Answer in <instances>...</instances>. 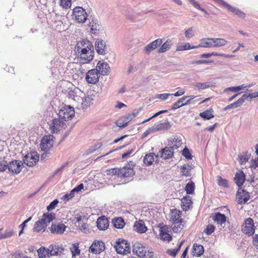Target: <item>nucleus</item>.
Segmentation results:
<instances>
[{"mask_svg":"<svg viewBox=\"0 0 258 258\" xmlns=\"http://www.w3.org/2000/svg\"><path fill=\"white\" fill-rule=\"evenodd\" d=\"M75 49L82 63H89L93 59L94 46L89 40L83 39L78 41Z\"/></svg>","mask_w":258,"mask_h":258,"instance_id":"1","label":"nucleus"},{"mask_svg":"<svg viewBox=\"0 0 258 258\" xmlns=\"http://www.w3.org/2000/svg\"><path fill=\"white\" fill-rule=\"evenodd\" d=\"M97 92L94 90L88 91L86 95L80 90L73 91L70 93V97L78 103L77 107L83 109L93 104Z\"/></svg>","mask_w":258,"mask_h":258,"instance_id":"2","label":"nucleus"},{"mask_svg":"<svg viewBox=\"0 0 258 258\" xmlns=\"http://www.w3.org/2000/svg\"><path fill=\"white\" fill-rule=\"evenodd\" d=\"M55 218V216L54 213H44L42 216V218L35 223L33 228L34 231H44L47 224L51 222Z\"/></svg>","mask_w":258,"mask_h":258,"instance_id":"3","label":"nucleus"},{"mask_svg":"<svg viewBox=\"0 0 258 258\" xmlns=\"http://www.w3.org/2000/svg\"><path fill=\"white\" fill-rule=\"evenodd\" d=\"M58 116L66 121L71 119L75 115L74 108L70 105H66L59 109Z\"/></svg>","mask_w":258,"mask_h":258,"instance_id":"4","label":"nucleus"},{"mask_svg":"<svg viewBox=\"0 0 258 258\" xmlns=\"http://www.w3.org/2000/svg\"><path fill=\"white\" fill-rule=\"evenodd\" d=\"M133 251L136 254L143 258H151L153 256V252H146L145 247L143 245L139 242H136L133 246Z\"/></svg>","mask_w":258,"mask_h":258,"instance_id":"5","label":"nucleus"},{"mask_svg":"<svg viewBox=\"0 0 258 258\" xmlns=\"http://www.w3.org/2000/svg\"><path fill=\"white\" fill-rule=\"evenodd\" d=\"M66 121L58 116L52 120L49 129L53 134L57 133L66 126Z\"/></svg>","mask_w":258,"mask_h":258,"instance_id":"6","label":"nucleus"},{"mask_svg":"<svg viewBox=\"0 0 258 258\" xmlns=\"http://www.w3.org/2000/svg\"><path fill=\"white\" fill-rule=\"evenodd\" d=\"M73 15L78 23H84L87 18V14L82 7H77L73 9Z\"/></svg>","mask_w":258,"mask_h":258,"instance_id":"7","label":"nucleus"},{"mask_svg":"<svg viewBox=\"0 0 258 258\" xmlns=\"http://www.w3.org/2000/svg\"><path fill=\"white\" fill-rule=\"evenodd\" d=\"M114 247L116 252L119 254H127L130 252V244L126 240L123 239H119L116 241Z\"/></svg>","mask_w":258,"mask_h":258,"instance_id":"8","label":"nucleus"},{"mask_svg":"<svg viewBox=\"0 0 258 258\" xmlns=\"http://www.w3.org/2000/svg\"><path fill=\"white\" fill-rule=\"evenodd\" d=\"M23 163L18 160H13L9 163L7 162V170L8 172L14 174H18L22 169Z\"/></svg>","mask_w":258,"mask_h":258,"instance_id":"9","label":"nucleus"},{"mask_svg":"<svg viewBox=\"0 0 258 258\" xmlns=\"http://www.w3.org/2000/svg\"><path fill=\"white\" fill-rule=\"evenodd\" d=\"M54 137L52 135L45 136L41 140L40 147L42 150L47 151L52 148L54 145Z\"/></svg>","mask_w":258,"mask_h":258,"instance_id":"10","label":"nucleus"},{"mask_svg":"<svg viewBox=\"0 0 258 258\" xmlns=\"http://www.w3.org/2000/svg\"><path fill=\"white\" fill-rule=\"evenodd\" d=\"M135 175L133 164H127L121 168H119V177L126 178Z\"/></svg>","mask_w":258,"mask_h":258,"instance_id":"11","label":"nucleus"},{"mask_svg":"<svg viewBox=\"0 0 258 258\" xmlns=\"http://www.w3.org/2000/svg\"><path fill=\"white\" fill-rule=\"evenodd\" d=\"M196 98L194 95L185 96L180 98L177 102L173 103L171 107V110H175L187 104L190 103V101Z\"/></svg>","mask_w":258,"mask_h":258,"instance_id":"12","label":"nucleus"},{"mask_svg":"<svg viewBox=\"0 0 258 258\" xmlns=\"http://www.w3.org/2000/svg\"><path fill=\"white\" fill-rule=\"evenodd\" d=\"M39 158L37 153L33 152L26 155L23 158V161L28 166H33L38 161Z\"/></svg>","mask_w":258,"mask_h":258,"instance_id":"13","label":"nucleus"},{"mask_svg":"<svg viewBox=\"0 0 258 258\" xmlns=\"http://www.w3.org/2000/svg\"><path fill=\"white\" fill-rule=\"evenodd\" d=\"M242 230L244 233L248 235H251L254 234V223L251 218H248L245 221V223L242 226Z\"/></svg>","mask_w":258,"mask_h":258,"instance_id":"14","label":"nucleus"},{"mask_svg":"<svg viewBox=\"0 0 258 258\" xmlns=\"http://www.w3.org/2000/svg\"><path fill=\"white\" fill-rule=\"evenodd\" d=\"M99 73L96 69H92L88 72L86 76V79L88 83L95 84L99 80Z\"/></svg>","mask_w":258,"mask_h":258,"instance_id":"15","label":"nucleus"},{"mask_svg":"<svg viewBox=\"0 0 258 258\" xmlns=\"http://www.w3.org/2000/svg\"><path fill=\"white\" fill-rule=\"evenodd\" d=\"M162 43V39L158 38L148 44L144 49V51L147 54H149L152 51L159 46Z\"/></svg>","mask_w":258,"mask_h":258,"instance_id":"16","label":"nucleus"},{"mask_svg":"<svg viewBox=\"0 0 258 258\" xmlns=\"http://www.w3.org/2000/svg\"><path fill=\"white\" fill-rule=\"evenodd\" d=\"M220 2L222 4V6L226 8L229 11L237 15L238 17L240 18H244L245 17V14L238 8L232 7L223 1H220Z\"/></svg>","mask_w":258,"mask_h":258,"instance_id":"17","label":"nucleus"},{"mask_svg":"<svg viewBox=\"0 0 258 258\" xmlns=\"http://www.w3.org/2000/svg\"><path fill=\"white\" fill-rule=\"evenodd\" d=\"M96 69L99 74L103 76L108 75L110 71V67L108 64L101 61L98 62Z\"/></svg>","mask_w":258,"mask_h":258,"instance_id":"18","label":"nucleus"},{"mask_svg":"<svg viewBox=\"0 0 258 258\" xmlns=\"http://www.w3.org/2000/svg\"><path fill=\"white\" fill-rule=\"evenodd\" d=\"M249 193L244 190H238L236 194L237 202L240 204H245L249 199Z\"/></svg>","mask_w":258,"mask_h":258,"instance_id":"19","label":"nucleus"},{"mask_svg":"<svg viewBox=\"0 0 258 258\" xmlns=\"http://www.w3.org/2000/svg\"><path fill=\"white\" fill-rule=\"evenodd\" d=\"M95 49L99 54L105 55L107 53L105 42L101 39L96 40L95 44Z\"/></svg>","mask_w":258,"mask_h":258,"instance_id":"20","label":"nucleus"},{"mask_svg":"<svg viewBox=\"0 0 258 258\" xmlns=\"http://www.w3.org/2000/svg\"><path fill=\"white\" fill-rule=\"evenodd\" d=\"M104 249V244L101 241L94 242L90 247V251L95 254L100 253Z\"/></svg>","mask_w":258,"mask_h":258,"instance_id":"21","label":"nucleus"},{"mask_svg":"<svg viewBox=\"0 0 258 258\" xmlns=\"http://www.w3.org/2000/svg\"><path fill=\"white\" fill-rule=\"evenodd\" d=\"M67 226L62 223L52 224L50 228L51 233L61 234L64 233Z\"/></svg>","mask_w":258,"mask_h":258,"instance_id":"22","label":"nucleus"},{"mask_svg":"<svg viewBox=\"0 0 258 258\" xmlns=\"http://www.w3.org/2000/svg\"><path fill=\"white\" fill-rule=\"evenodd\" d=\"M174 149H175L172 148V146L166 147L161 151L160 153L158 155V156H160L164 159L170 158L173 155Z\"/></svg>","mask_w":258,"mask_h":258,"instance_id":"23","label":"nucleus"},{"mask_svg":"<svg viewBox=\"0 0 258 258\" xmlns=\"http://www.w3.org/2000/svg\"><path fill=\"white\" fill-rule=\"evenodd\" d=\"M96 223L98 228L101 230H106L109 226L108 220L105 216L99 217Z\"/></svg>","mask_w":258,"mask_h":258,"instance_id":"24","label":"nucleus"},{"mask_svg":"<svg viewBox=\"0 0 258 258\" xmlns=\"http://www.w3.org/2000/svg\"><path fill=\"white\" fill-rule=\"evenodd\" d=\"M152 127L154 132H156L160 131L168 130L170 128L171 125L168 121L163 123L159 122L155 123Z\"/></svg>","mask_w":258,"mask_h":258,"instance_id":"25","label":"nucleus"},{"mask_svg":"<svg viewBox=\"0 0 258 258\" xmlns=\"http://www.w3.org/2000/svg\"><path fill=\"white\" fill-rule=\"evenodd\" d=\"M234 180L238 186H241L244 181L246 180L245 175L243 172L241 170L238 171V172L236 173Z\"/></svg>","mask_w":258,"mask_h":258,"instance_id":"26","label":"nucleus"},{"mask_svg":"<svg viewBox=\"0 0 258 258\" xmlns=\"http://www.w3.org/2000/svg\"><path fill=\"white\" fill-rule=\"evenodd\" d=\"M204 252V249L203 245L198 243H195L193 245L192 253L194 256L200 257L203 254Z\"/></svg>","mask_w":258,"mask_h":258,"instance_id":"27","label":"nucleus"},{"mask_svg":"<svg viewBox=\"0 0 258 258\" xmlns=\"http://www.w3.org/2000/svg\"><path fill=\"white\" fill-rule=\"evenodd\" d=\"M169 143H170V145L174 149L178 148L182 144L181 137L177 136L171 137Z\"/></svg>","mask_w":258,"mask_h":258,"instance_id":"28","label":"nucleus"},{"mask_svg":"<svg viewBox=\"0 0 258 258\" xmlns=\"http://www.w3.org/2000/svg\"><path fill=\"white\" fill-rule=\"evenodd\" d=\"M213 220L218 224L222 225L225 223L226 221V217L224 214H221V213H215L213 216Z\"/></svg>","mask_w":258,"mask_h":258,"instance_id":"29","label":"nucleus"},{"mask_svg":"<svg viewBox=\"0 0 258 258\" xmlns=\"http://www.w3.org/2000/svg\"><path fill=\"white\" fill-rule=\"evenodd\" d=\"M134 228L138 232L140 233H144L147 231V228L143 221L139 220L136 222L134 224Z\"/></svg>","mask_w":258,"mask_h":258,"instance_id":"30","label":"nucleus"},{"mask_svg":"<svg viewBox=\"0 0 258 258\" xmlns=\"http://www.w3.org/2000/svg\"><path fill=\"white\" fill-rule=\"evenodd\" d=\"M181 202L182 209L187 211L192 204L191 198L189 196H186L181 199Z\"/></svg>","mask_w":258,"mask_h":258,"instance_id":"31","label":"nucleus"},{"mask_svg":"<svg viewBox=\"0 0 258 258\" xmlns=\"http://www.w3.org/2000/svg\"><path fill=\"white\" fill-rule=\"evenodd\" d=\"M49 254L50 256L59 255L63 250V248L58 245H50L49 246Z\"/></svg>","mask_w":258,"mask_h":258,"instance_id":"32","label":"nucleus"},{"mask_svg":"<svg viewBox=\"0 0 258 258\" xmlns=\"http://www.w3.org/2000/svg\"><path fill=\"white\" fill-rule=\"evenodd\" d=\"M160 235L163 241L169 242L172 239V236L167 232L165 227H162L160 229Z\"/></svg>","mask_w":258,"mask_h":258,"instance_id":"33","label":"nucleus"},{"mask_svg":"<svg viewBox=\"0 0 258 258\" xmlns=\"http://www.w3.org/2000/svg\"><path fill=\"white\" fill-rule=\"evenodd\" d=\"M112 223L113 226L117 229H122L125 225V222L121 217L113 219Z\"/></svg>","mask_w":258,"mask_h":258,"instance_id":"34","label":"nucleus"},{"mask_svg":"<svg viewBox=\"0 0 258 258\" xmlns=\"http://www.w3.org/2000/svg\"><path fill=\"white\" fill-rule=\"evenodd\" d=\"M154 157L156 158H157L158 156H155V154L154 153H150L148 154H146L144 158V163L147 165H150L152 164L153 162L154 161Z\"/></svg>","mask_w":258,"mask_h":258,"instance_id":"35","label":"nucleus"},{"mask_svg":"<svg viewBox=\"0 0 258 258\" xmlns=\"http://www.w3.org/2000/svg\"><path fill=\"white\" fill-rule=\"evenodd\" d=\"M213 38H205L202 40L201 44L197 46H199V48L200 47H213Z\"/></svg>","mask_w":258,"mask_h":258,"instance_id":"36","label":"nucleus"},{"mask_svg":"<svg viewBox=\"0 0 258 258\" xmlns=\"http://www.w3.org/2000/svg\"><path fill=\"white\" fill-rule=\"evenodd\" d=\"M172 41L170 39H167L165 42H164L160 48L158 50V53H163L168 50L172 45Z\"/></svg>","mask_w":258,"mask_h":258,"instance_id":"37","label":"nucleus"},{"mask_svg":"<svg viewBox=\"0 0 258 258\" xmlns=\"http://www.w3.org/2000/svg\"><path fill=\"white\" fill-rule=\"evenodd\" d=\"M172 230L174 232L177 233L181 231L184 227L183 220L172 223Z\"/></svg>","mask_w":258,"mask_h":258,"instance_id":"38","label":"nucleus"},{"mask_svg":"<svg viewBox=\"0 0 258 258\" xmlns=\"http://www.w3.org/2000/svg\"><path fill=\"white\" fill-rule=\"evenodd\" d=\"M37 252L39 258H46V256L48 257L50 256L49 254V247L46 249L44 247H41L38 249Z\"/></svg>","mask_w":258,"mask_h":258,"instance_id":"39","label":"nucleus"},{"mask_svg":"<svg viewBox=\"0 0 258 258\" xmlns=\"http://www.w3.org/2000/svg\"><path fill=\"white\" fill-rule=\"evenodd\" d=\"M191 169V166L188 164H186L181 166L180 170L183 175L185 176H189L191 175L190 171Z\"/></svg>","mask_w":258,"mask_h":258,"instance_id":"40","label":"nucleus"},{"mask_svg":"<svg viewBox=\"0 0 258 258\" xmlns=\"http://www.w3.org/2000/svg\"><path fill=\"white\" fill-rule=\"evenodd\" d=\"M101 26L100 25L97 20H92V24L91 26L92 33L96 34L97 31L101 30Z\"/></svg>","mask_w":258,"mask_h":258,"instance_id":"41","label":"nucleus"},{"mask_svg":"<svg viewBox=\"0 0 258 258\" xmlns=\"http://www.w3.org/2000/svg\"><path fill=\"white\" fill-rule=\"evenodd\" d=\"M212 109L207 110L203 112H201L199 114L200 116L205 119H210L214 117L212 114Z\"/></svg>","mask_w":258,"mask_h":258,"instance_id":"42","label":"nucleus"},{"mask_svg":"<svg viewBox=\"0 0 258 258\" xmlns=\"http://www.w3.org/2000/svg\"><path fill=\"white\" fill-rule=\"evenodd\" d=\"M171 220L172 223L180 221L182 220L180 218V212L177 210H174L172 211L171 214Z\"/></svg>","mask_w":258,"mask_h":258,"instance_id":"43","label":"nucleus"},{"mask_svg":"<svg viewBox=\"0 0 258 258\" xmlns=\"http://www.w3.org/2000/svg\"><path fill=\"white\" fill-rule=\"evenodd\" d=\"M213 47H220L225 45L228 41L223 38H215L213 40Z\"/></svg>","mask_w":258,"mask_h":258,"instance_id":"44","label":"nucleus"},{"mask_svg":"<svg viewBox=\"0 0 258 258\" xmlns=\"http://www.w3.org/2000/svg\"><path fill=\"white\" fill-rule=\"evenodd\" d=\"M199 48V46H191L188 43H184L180 45H178L176 48V51H183L186 50H190L191 49Z\"/></svg>","mask_w":258,"mask_h":258,"instance_id":"45","label":"nucleus"},{"mask_svg":"<svg viewBox=\"0 0 258 258\" xmlns=\"http://www.w3.org/2000/svg\"><path fill=\"white\" fill-rule=\"evenodd\" d=\"M195 189V183L192 181H189L185 187V190L187 194H192L194 192Z\"/></svg>","mask_w":258,"mask_h":258,"instance_id":"46","label":"nucleus"},{"mask_svg":"<svg viewBox=\"0 0 258 258\" xmlns=\"http://www.w3.org/2000/svg\"><path fill=\"white\" fill-rule=\"evenodd\" d=\"M102 146V143H98L95 145L91 146L86 151V154L88 155L95 152L97 149L100 148Z\"/></svg>","mask_w":258,"mask_h":258,"instance_id":"47","label":"nucleus"},{"mask_svg":"<svg viewBox=\"0 0 258 258\" xmlns=\"http://www.w3.org/2000/svg\"><path fill=\"white\" fill-rule=\"evenodd\" d=\"M73 257L79 255L80 253V250L79 249L78 244H74L70 247Z\"/></svg>","mask_w":258,"mask_h":258,"instance_id":"48","label":"nucleus"},{"mask_svg":"<svg viewBox=\"0 0 258 258\" xmlns=\"http://www.w3.org/2000/svg\"><path fill=\"white\" fill-rule=\"evenodd\" d=\"M188 1L189 3L193 6V7H194L195 8H196V9H197L198 10H200L204 12L205 13H207L206 10L205 9L201 8L198 2H197L195 0H188Z\"/></svg>","mask_w":258,"mask_h":258,"instance_id":"49","label":"nucleus"},{"mask_svg":"<svg viewBox=\"0 0 258 258\" xmlns=\"http://www.w3.org/2000/svg\"><path fill=\"white\" fill-rule=\"evenodd\" d=\"M217 178L218 184L219 186H222L225 187L228 186V181L226 179L222 178L219 176L217 177Z\"/></svg>","mask_w":258,"mask_h":258,"instance_id":"50","label":"nucleus"},{"mask_svg":"<svg viewBox=\"0 0 258 258\" xmlns=\"http://www.w3.org/2000/svg\"><path fill=\"white\" fill-rule=\"evenodd\" d=\"M215 227L213 225H208L207 226L206 229L204 230V232L207 235H211L214 231H215Z\"/></svg>","mask_w":258,"mask_h":258,"instance_id":"51","label":"nucleus"},{"mask_svg":"<svg viewBox=\"0 0 258 258\" xmlns=\"http://www.w3.org/2000/svg\"><path fill=\"white\" fill-rule=\"evenodd\" d=\"M60 6L64 9H68L71 6V0H60Z\"/></svg>","mask_w":258,"mask_h":258,"instance_id":"52","label":"nucleus"},{"mask_svg":"<svg viewBox=\"0 0 258 258\" xmlns=\"http://www.w3.org/2000/svg\"><path fill=\"white\" fill-rule=\"evenodd\" d=\"M106 172L109 175H117L119 176V168H111L107 170Z\"/></svg>","mask_w":258,"mask_h":258,"instance_id":"53","label":"nucleus"},{"mask_svg":"<svg viewBox=\"0 0 258 258\" xmlns=\"http://www.w3.org/2000/svg\"><path fill=\"white\" fill-rule=\"evenodd\" d=\"M7 161L0 158V172H4L7 170Z\"/></svg>","mask_w":258,"mask_h":258,"instance_id":"54","label":"nucleus"},{"mask_svg":"<svg viewBox=\"0 0 258 258\" xmlns=\"http://www.w3.org/2000/svg\"><path fill=\"white\" fill-rule=\"evenodd\" d=\"M195 87L198 89H205L210 87L208 83H197Z\"/></svg>","mask_w":258,"mask_h":258,"instance_id":"55","label":"nucleus"},{"mask_svg":"<svg viewBox=\"0 0 258 258\" xmlns=\"http://www.w3.org/2000/svg\"><path fill=\"white\" fill-rule=\"evenodd\" d=\"M170 93H164V94H158L156 95L155 98L157 99H160L162 100H165L167 99L169 96L172 95Z\"/></svg>","mask_w":258,"mask_h":258,"instance_id":"56","label":"nucleus"},{"mask_svg":"<svg viewBox=\"0 0 258 258\" xmlns=\"http://www.w3.org/2000/svg\"><path fill=\"white\" fill-rule=\"evenodd\" d=\"M127 121L123 118V119H119L116 122V124L117 126L119 127H123L127 125Z\"/></svg>","mask_w":258,"mask_h":258,"instance_id":"57","label":"nucleus"},{"mask_svg":"<svg viewBox=\"0 0 258 258\" xmlns=\"http://www.w3.org/2000/svg\"><path fill=\"white\" fill-rule=\"evenodd\" d=\"M58 203V201L57 199H55L52 202H51L50 204L47 207V210L48 211H50L54 209L57 204Z\"/></svg>","mask_w":258,"mask_h":258,"instance_id":"58","label":"nucleus"},{"mask_svg":"<svg viewBox=\"0 0 258 258\" xmlns=\"http://www.w3.org/2000/svg\"><path fill=\"white\" fill-rule=\"evenodd\" d=\"M2 235L4 239H6L12 237L14 235V232L11 229L6 230Z\"/></svg>","mask_w":258,"mask_h":258,"instance_id":"59","label":"nucleus"},{"mask_svg":"<svg viewBox=\"0 0 258 258\" xmlns=\"http://www.w3.org/2000/svg\"><path fill=\"white\" fill-rule=\"evenodd\" d=\"M258 167V157L252 159L250 162V167L252 170L255 169Z\"/></svg>","mask_w":258,"mask_h":258,"instance_id":"60","label":"nucleus"},{"mask_svg":"<svg viewBox=\"0 0 258 258\" xmlns=\"http://www.w3.org/2000/svg\"><path fill=\"white\" fill-rule=\"evenodd\" d=\"M182 155L187 159H190L192 157L189 149L187 148L182 150Z\"/></svg>","mask_w":258,"mask_h":258,"instance_id":"61","label":"nucleus"},{"mask_svg":"<svg viewBox=\"0 0 258 258\" xmlns=\"http://www.w3.org/2000/svg\"><path fill=\"white\" fill-rule=\"evenodd\" d=\"M194 35L193 29L192 27L188 28L185 32V36L186 38H190Z\"/></svg>","mask_w":258,"mask_h":258,"instance_id":"62","label":"nucleus"},{"mask_svg":"<svg viewBox=\"0 0 258 258\" xmlns=\"http://www.w3.org/2000/svg\"><path fill=\"white\" fill-rule=\"evenodd\" d=\"M168 111L167 110H161L157 113H156L154 115H153L152 116L150 117V118H149L148 119H147L146 120H145L144 121H143V123H145V122H146L148 121H149L150 119H151L152 118H154L158 115H159L160 114H162V113H166Z\"/></svg>","mask_w":258,"mask_h":258,"instance_id":"63","label":"nucleus"},{"mask_svg":"<svg viewBox=\"0 0 258 258\" xmlns=\"http://www.w3.org/2000/svg\"><path fill=\"white\" fill-rule=\"evenodd\" d=\"M74 195L75 193L72 190L69 194L64 195L62 197V199L66 201L69 200L70 199H72L73 197H74Z\"/></svg>","mask_w":258,"mask_h":258,"instance_id":"64","label":"nucleus"}]
</instances>
